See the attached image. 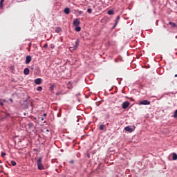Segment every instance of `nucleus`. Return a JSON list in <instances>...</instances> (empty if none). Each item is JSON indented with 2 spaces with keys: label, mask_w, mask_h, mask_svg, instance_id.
I'll return each instance as SVG.
<instances>
[{
  "label": "nucleus",
  "mask_w": 177,
  "mask_h": 177,
  "mask_svg": "<svg viewBox=\"0 0 177 177\" xmlns=\"http://www.w3.org/2000/svg\"><path fill=\"white\" fill-rule=\"evenodd\" d=\"M37 168L39 171H42V169H45V167L42 165V158H39L37 160Z\"/></svg>",
  "instance_id": "nucleus-1"
},
{
  "label": "nucleus",
  "mask_w": 177,
  "mask_h": 177,
  "mask_svg": "<svg viewBox=\"0 0 177 177\" xmlns=\"http://www.w3.org/2000/svg\"><path fill=\"white\" fill-rule=\"evenodd\" d=\"M131 103L128 101L124 102L122 104V109H128L130 106Z\"/></svg>",
  "instance_id": "nucleus-2"
},
{
  "label": "nucleus",
  "mask_w": 177,
  "mask_h": 177,
  "mask_svg": "<svg viewBox=\"0 0 177 177\" xmlns=\"http://www.w3.org/2000/svg\"><path fill=\"white\" fill-rule=\"evenodd\" d=\"M80 24H81V21H80L79 19H75L73 21V26H75V27H77Z\"/></svg>",
  "instance_id": "nucleus-3"
},
{
  "label": "nucleus",
  "mask_w": 177,
  "mask_h": 177,
  "mask_svg": "<svg viewBox=\"0 0 177 177\" xmlns=\"http://www.w3.org/2000/svg\"><path fill=\"white\" fill-rule=\"evenodd\" d=\"M150 101L148 100H143L140 102V104L144 105V106H149L150 104Z\"/></svg>",
  "instance_id": "nucleus-4"
},
{
  "label": "nucleus",
  "mask_w": 177,
  "mask_h": 177,
  "mask_svg": "<svg viewBox=\"0 0 177 177\" xmlns=\"http://www.w3.org/2000/svg\"><path fill=\"white\" fill-rule=\"evenodd\" d=\"M41 82H42V79L41 78H37L35 80V84H36V85H41Z\"/></svg>",
  "instance_id": "nucleus-5"
},
{
  "label": "nucleus",
  "mask_w": 177,
  "mask_h": 177,
  "mask_svg": "<svg viewBox=\"0 0 177 177\" xmlns=\"http://www.w3.org/2000/svg\"><path fill=\"white\" fill-rule=\"evenodd\" d=\"M78 45H80V39H77L75 41V44L73 46V50H75V49H77V48H78Z\"/></svg>",
  "instance_id": "nucleus-6"
},
{
  "label": "nucleus",
  "mask_w": 177,
  "mask_h": 177,
  "mask_svg": "<svg viewBox=\"0 0 177 177\" xmlns=\"http://www.w3.org/2000/svg\"><path fill=\"white\" fill-rule=\"evenodd\" d=\"M31 62V56L28 55L26 56V64H30Z\"/></svg>",
  "instance_id": "nucleus-7"
},
{
  "label": "nucleus",
  "mask_w": 177,
  "mask_h": 177,
  "mask_svg": "<svg viewBox=\"0 0 177 177\" xmlns=\"http://www.w3.org/2000/svg\"><path fill=\"white\" fill-rule=\"evenodd\" d=\"M124 131H127V132H133V129H132L129 126L126 127L124 128Z\"/></svg>",
  "instance_id": "nucleus-8"
},
{
  "label": "nucleus",
  "mask_w": 177,
  "mask_h": 177,
  "mask_svg": "<svg viewBox=\"0 0 177 177\" xmlns=\"http://www.w3.org/2000/svg\"><path fill=\"white\" fill-rule=\"evenodd\" d=\"M24 73L25 74V75H28L30 74V69H28V68H26L24 70Z\"/></svg>",
  "instance_id": "nucleus-9"
},
{
  "label": "nucleus",
  "mask_w": 177,
  "mask_h": 177,
  "mask_svg": "<svg viewBox=\"0 0 177 177\" xmlns=\"http://www.w3.org/2000/svg\"><path fill=\"white\" fill-rule=\"evenodd\" d=\"M119 21H120V16H118L117 18H116V19H115L113 28L117 26V24H118V22H119Z\"/></svg>",
  "instance_id": "nucleus-10"
},
{
  "label": "nucleus",
  "mask_w": 177,
  "mask_h": 177,
  "mask_svg": "<svg viewBox=\"0 0 177 177\" xmlns=\"http://www.w3.org/2000/svg\"><path fill=\"white\" fill-rule=\"evenodd\" d=\"M64 12L65 13V15H69V14H70V8H66L64 10Z\"/></svg>",
  "instance_id": "nucleus-11"
},
{
  "label": "nucleus",
  "mask_w": 177,
  "mask_h": 177,
  "mask_svg": "<svg viewBox=\"0 0 177 177\" xmlns=\"http://www.w3.org/2000/svg\"><path fill=\"white\" fill-rule=\"evenodd\" d=\"M169 26H171L173 28H175V27H177L176 24L174 23V22H169Z\"/></svg>",
  "instance_id": "nucleus-12"
},
{
  "label": "nucleus",
  "mask_w": 177,
  "mask_h": 177,
  "mask_svg": "<svg viewBox=\"0 0 177 177\" xmlns=\"http://www.w3.org/2000/svg\"><path fill=\"white\" fill-rule=\"evenodd\" d=\"M55 32H57V34H59V32H62V28H60V27L56 28Z\"/></svg>",
  "instance_id": "nucleus-13"
},
{
  "label": "nucleus",
  "mask_w": 177,
  "mask_h": 177,
  "mask_svg": "<svg viewBox=\"0 0 177 177\" xmlns=\"http://www.w3.org/2000/svg\"><path fill=\"white\" fill-rule=\"evenodd\" d=\"M104 128H106V125L100 124V131H103V129H104Z\"/></svg>",
  "instance_id": "nucleus-14"
},
{
  "label": "nucleus",
  "mask_w": 177,
  "mask_h": 177,
  "mask_svg": "<svg viewBox=\"0 0 177 177\" xmlns=\"http://www.w3.org/2000/svg\"><path fill=\"white\" fill-rule=\"evenodd\" d=\"M75 31H77V32H80V31H81V27L80 26H76L75 28Z\"/></svg>",
  "instance_id": "nucleus-15"
},
{
  "label": "nucleus",
  "mask_w": 177,
  "mask_h": 177,
  "mask_svg": "<svg viewBox=\"0 0 177 177\" xmlns=\"http://www.w3.org/2000/svg\"><path fill=\"white\" fill-rule=\"evenodd\" d=\"M173 160H177V154L176 153H173Z\"/></svg>",
  "instance_id": "nucleus-16"
},
{
  "label": "nucleus",
  "mask_w": 177,
  "mask_h": 177,
  "mask_svg": "<svg viewBox=\"0 0 177 177\" xmlns=\"http://www.w3.org/2000/svg\"><path fill=\"white\" fill-rule=\"evenodd\" d=\"M5 1V0H1L0 1V8H3V2Z\"/></svg>",
  "instance_id": "nucleus-17"
},
{
  "label": "nucleus",
  "mask_w": 177,
  "mask_h": 177,
  "mask_svg": "<svg viewBox=\"0 0 177 177\" xmlns=\"http://www.w3.org/2000/svg\"><path fill=\"white\" fill-rule=\"evenodd\" d=\"M55 89V85H51L50 87V91H53Z\"/></svg>",
  "instance_id": "nucleus-18"
},
{
  "label": "nucleus",
  "mask_w": 177,
  "mask_h": 177,
  "mask_svg": "<svg viewBox=\"0 0 177 177\" xmlns=\"http://www.w3.org/2000/svg\"><path fill=\"white\" fill-rule=\"evenodd\" d=\"M173 117H174V118H177V109L175 111Z\"/></svg>",
  "instance_id": "nucleus-19"
},
{
  "label": "nucleus",
  "mask_w": 177,
  "mask_h": 177,
  "mask_svg": "<svg viewBox=\"0 0 177 177\" xmlns=\"http://www.w3.org/2000/svg\"><path fill=\"white\" fill-rule=\"evenodd\" d=\"M37 91H38L39 92H41V91H42V86H38L37 88Z\"/></svg>",
  "instance_id": "nucleus-20"
},
{
  "label": "nucleus",
  "mask_w": 177,
  "mask_h": 177,
  "mask_svg": "<svg viewBox=\"0 0 177 177\" xmlns=\"http://www.w3.org/2000/svg\"><path fill=\"white\" fill-rule=\"evenodd\" d=\"M11 165H12V167H15V165H16V162L14 161V160H12V161H11Z\"/></svg>",
  "instance_id": "nucleus-21"
},
{
  "label": "nucleus",
  "mask_w": 177,
  "mask_h": 177,
  "mask_svg": "<svg viewBox=\"0 0 177 177\" xmlns=\"http://www.w3.org/2000/svg\"><path fill=\"white\" fill-rule=\"evenodd\" d=\"M108 15H114V11H113V10H109V11H108Z\"/></svg>",
  "instance_id": "nucleus-22"
},
{
  "label": "nucleus",
  "mask_w": 177,
  "mask_h": 177,
  "mask_svg": "<svg viewBox=\"0 0 177 177\" xmlns=\"http://www.w3.org/2000/svg\"><path fill=\"white\" fill-rule=\"evenodd\" d=\"M88 13H92V8H88L87 10Z\"/></svg>",
  "instance_id": "nucleus-23"
},
{
  "label": "nucleus",
  "mask_w": 177,
  "mask_h": 177,
  "mask_svg": "<svg viewBox=\"0 0 177 177\" xmlns=\"http://www.w3.org/2000/svg\"><path fill=\"white\" fill-rule=\"evenodd\" d=\"M6 156V153H5V152H2L1 153V157H5Z\"/></svg>",
  "instance_id": "nucleus-24"
},
{
  "label": "nucleus",
  "mask_w": 177,
  "mask_h": 177,
  "mask_svg": "<svg viewBox=\"0 0 177 177\" xmlns=\"http://www.w3.org/2000/svg\"><path fill=\"white\" fill-rule=\"evenodd\" d=\"M44 48H45V49H47V48H48V44H44Z\"/></svg>",
  "instance_id": "nucleus-25"
},
{
  "label": "nucleus",
  "mask_w": 177,
  "mask_h": 177,
  "mask_svg": "<svg viewBox=\"0 0 177 177\" xmlns=\"http://www.w3.org/2000/svg\"><path fill=\"white\" fill-rule=\"evenodd\" d=\"M39 120H41V121H44V120H45V118H44V117H40V118H39Z\"/></svg>",
  "instance_id": "nucleus-26"
},
{
  "label": "nucleus",
  "mask_w": 177,
  "mask_h": 177,
  "mask_svg": "<svg viewBox=\"0 0 177 177\" xmlns=\"http://www.w3.org/2000/svg\"><path fill=\"white\" fill-rule=\"evenodd\" d=\"M77 12H79L80 15H82V11L77 10Z\"/></svg>",
  "instance_id": "nucleus-27"
},
{
  "label": "nucleus",
  "mask_w": 177,
  "mask_h": 177,
  "mask_svg": "<svg viewBox=\"0 0 177 177\" xmlns=\"http://www.w3.org/2000/svg\"><path fill=\"white\" fill-rule=\"evenodd\" d=\"M57 117H62V113L59 112V113H57Z\"/></svg>",
  "instance_id": "nucleus-28"
},
{
  "label": "nucleus",
  "mask_w": 177,
  "mask_h": 177,
  "mask_svg": "<svg viewBox=\"0 0 177 177\" xmlns=\"http://www.w3.org/2000/svg\"><path fill=\"white\" fill-rule=\"evenodd\" d=\"M106 118H110V114H106Z\"/></svg>",
  "instance_id": "nucleus-29"
},
{
  "label": "nucleus",
  "mask_w": 177,
  "mask_h": 177,
  "mask_svg": "<svg viewBox=\"0 0 177 177\" xmlns=\"http://www.w3.org/2000/svg\"><path fill=\"white\" fill-rule=\"evenodd\" d=\"M10 102H11V103H13V99L10 98Z\"/></svg>",
  "instance_id": "nucleus-30"
},
{
  "label": "nucleus",
  "mask_w": 177,
  "mask_h": 177,
  "mask_svg": "<svg viewBox=\"0 0 177 177\" xmlns=\"http://www.w3.org/2000/svg\"><path fill=\"white\" fill-rule=\"evenodd\" d=\"M0 106H3V102H0Z\"/></svg>",
  "instance_id": "nucleus-31"
},
{
  "label": "nucleus",
  "mask_w": 177,
  "mask_h": 177,
  "mask_svg": "<svg viewBox=\"0 0 177 177\" xmlns=\"http://www.w3.org/2000/svg\"><path fill=\"white\" fill-rule=\"evenodd\" d=\"M47 114L46 113H44V117H46Z\"/></svg>",
  "instance_id": "nucleus-32"
},
{
  "label": "nucleus",
  "mask_w": 177,
  "mask_h": 177,
  "mask_svg": "<svg viewBox=\"0 0 177 177\" xmlns=\"http://www.w3.org/2000/svg\"><path fill=\"white\" fill-rule=\"evenodd\" d=\"M174 77H177V74H176V75H174Z\"/></svg>",
  "instance_id": "nucleus-33"
},
{
  "label": "nucleus",
  "mask_w": 177,
  "mask_h": 177,
  "mask_svg": "<svg viewBox=\"0 0 177 177\" xmlns=\"http://www.w3.org/2000/svg\"><path fill=\"white\" fill-rule=\"evenodd\" d=\"M80 95H81V93H78V95L80 96Z\"/></svg>",
  "instance_id": "nucleus-34"
},
{
  "label": "nucleus",
  "mask_w": 177,
  "mask_h": 177,
  "mask_svg": "<svg viewBox=\"0 0 177 177\" xmlns=\"http://www.w3.org/2000/svg\"><path fill=\"white\" fill-rule=\"evenodd\" d=\"M51 48H55V46H52Z\"/></svg>",
  "instance_id": "nucleus-35"
},
{
  "label": "nucleus",
  "mask_w": 177,
  "mask_h": 177,
  "mask_svg": "<svg viewBox=\"0 0 177 177\" xmlns=\"http://www.w3.org/2000/svg\"><path fill=\"white\" fill-rule=\"evenodd\" d=\"M57 95H59V93H57Z\"/></svg>",
  "instance_id": "nucleus-36"
},
{
  "label": "nucleus",
  "mask_w": 177,
  "mask_h": 177,
  "mask_svg": "<svg viewBox=\"0 0 177 177\" xmlns=\"http://www.w3.org/2000/svg\"><path fill=\"white\" fill-rule=\"evenodd\" d=\"M47 132H49V130H47Z\"/></svg>",
  "instance_id": "nucleus-37"
},
{
  "label": "nucleus",
  "mask_w": 177,
  "mask_h": 177,
  "mask_svg": "<svg viewBox=\"0 0 177 177\" xmlns=\"http://www.w3.org/2000/svg\"><path fill=\"white\" fill-rule=\"evenodd\" d=\"M1 162H1V160H0V164H1Z\"/></svg>",
  "instance_id": "nucleus-38"
}]
</instances>
